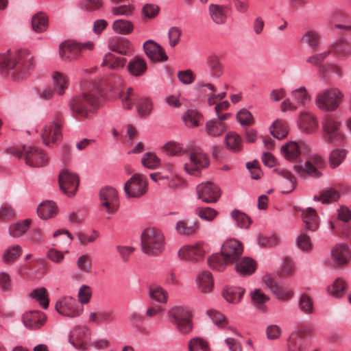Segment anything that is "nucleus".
Returning a JSON list of instances; mask_svg holds the SVG:
<instances>
[{
  "mask_svg": "<svg viewBox=\"0 0 351 351\" xmlns=\"http://www.w3.org/2000/svg\"><path fill=\"white\" fill-rule=\"evenodd\" d=\"M101 89L93 82H86L82 85V93L73 97L69 102L72 116L80 121L90 119L100 104Z\"/></svg>",
  "mask_w": 351,
  "mask_h": 351,
  "instance_id": "1",
  "label": "nucleus"
},
{
  "mask_svg": "<svg viewBox=\"0 0 351 351\" xmlns=\"http://www.w3.org/2000/svg\"><path fill=\"white\" fill-rule=\"evenodd\" d=\"M34 58L27 49L0 55V69L14 80L26 78L34 69Z\"/></svg>",
  "mask_w": 351,
  "mask_h": 351,
  "instance_id": "2",
  "label": "nucleus"
},
{
  "mask_svg": "<svg viewBox=\"0 0 351 351\" xmlns=\"http://www.w3.org/2000/svg\"><path fill=\"white\" fill-rule=\"evenodd\" d=\"M243 246L235 239L226 241L221 247V254H215L208 258L210 267L217 271H223L226 266L239 259L243 254Z\"/></svg>",
  "mask_w": 351,
  "mask_h": 351,
  "instance_id": "3",
  "label": "nucleus"
},
{
  "mask_svg": "<svg viewBox=\"0 0 351 351\" xmlns=\"http://www.w3.org/2000/svg\"><path fill=\"white\" fill-rule=\"evenodd\" d=\"M141 249L149 256H158L165 249V236L158 229L149 228L141 234Z\"/></svg>",
  "mask_w": 351,
  "mask_h": 351,
  "instance_id": "4",
  "label": "nucleus"
},
{
  "mask_svg": "<svg viewBox=\"0 0 351 351\" xmlns=\"http://www.w3.org/2000/svg\"><path fill=\"white\" fill-rule=\"evenodd\" d=\"M8 153L19 159H24L26 165L32 167L45 166L48 162L44 151L36 146L14 147L8 149Z\"/></svg>",
  "mask_w": 351,
  "mask_h": 351,
  "instance_id": "5",
  "label": "nucleus"
},
{
  "mask_svg": "<svg viewBox=\"0 0 351 351\" xmlns=\"http://www.w3.org/2000/svg\"><path fill=\"white\" fill-rule=\"evenodd\" d=\"M343 93L336 87H330L319 91L315 99V105L320 110L332 112L342 104Z\"/></svg>",
  "mask_w": 351,
  "mask_h": 351,
  "instance_id": "6",
  "label": "nucleus"
},
{
  "mask_svg": "<svg viewBox=\"0 0 351 351\" xmlns=\"http://www.w3.org/2000/svg\"><path fill=\"white\" fill-rule=\"evenodd\" d=\"M341 123L332 114L327 115L322 121L324 132V139L330 144L335 146L343 145L346 143L345 134L341 130Z\"/></svg>",
  "mask_w": 351,
  "mask_h": 351,
  "instance_id": "7",
  "label": "nucleus"
},
{
  "mask_svg": "<svg viewBox=\"0 0 351 351\" xmlns=\"http://www.w3.org/2000/svg\"><path fill=\"white\" fill-rule=\"evenodd\" d=\"M173 324L178 330L182 334L189 333L193 328L191 320V312L190 309L184 306H175L169 312Z\"/></svg>",
  "mask_w": 351,
  "mask_h": 351,
  "instance_id": "8",
  "label": "nucleus"
},
{
  "mask_svg": "<svg viewBox=\"0 0 351 351\" xmlns=\"http://www.w3.org/2000/svg\"><path fill=\"white\" fill-rule=\"evenodd\" d=\"M209 165L207 155L199 147L193 148L189 152V161L184 163V170L189 175L199 176L202 169Z\"/></svg>",
  "mask_w": 351,
  "mask_h": 351,
  "instance_id": "9",
  "label": "nucleus"
},
{
  "mask_svg": "<svg viewBox=\"0 0 351 351\" xmlns=\"http://www.w3.org/2000/svg\"><path fill=\"white\" fill-rule=\"evenodd\" d=\"M324 159L318 155H313L308 158L304 166L302 165H296L294 166V170L298 175L302 178L310 176L317 178L322 176L320 169L324 167Z\"/></svg>",
  "mask_w": 351,
  "mask_h": 351,
  "instance_id": "10",
  "label": "nucleus"
},
{
  "mask_svg": "<svg viewBox=\"0 0 351 351\" xmlns=\"http://www.w3.org/2000/svg\"><path fill=\"white\" fill-rule=\"evenodd\" d=\"M99 196V206L102 210L110 215L117 212L119 201L116 189L109 186L104 187L100 190Z\"/></svg>",
  "mask_w": 351,
  "mask_h": 351,
  "instance_id": "11",
  "label": "nucleus"
},
{
  "mask_svg": "<svg viewBox=\"0 0 351 351\" xmlns=\"http://www.w3.org/2000/svg\"><path fill=\"white\" fill-rule=\"evenodd\" d=\"M147 190L145 177L140 173H136L125 184L124 191L129 197L138 198L145 195Z\"/></svg>",
  "mask_w": 351,
  "mask_h": 351,
  "instance_id": "12",
  "label": "nucleus"
},
{
  "mask_svg": "<svg viewBox=\"0 0 351 351\" xmlns=\"http://www.w3.org/2000/svg\"><path fill=\"white\" fill-rule=\"evenodd\" d=\"M63 119L62 112H57L54 117V122L45 125L41 131L43 143L49 146L51 143L58 141L61 136V122Z\"/></svg>",
  "mask_w": 351,
  "mask_h": 351,
  "instance_id": "13",
  "label": "nucleus"
},
{
  "mask_svg": "<svg viewBox=\"0 0 351 351\" xmlns=\"http://www.w3.org/2000/svg\"><path fill=\"white\" fill-rule=\"evenodd\" d=\"M206 252V245L197 243L192 245L182 246L178 252V256L182 261L196 263L204 258Z\"/></svg>",
  "mask_w": 351,
  "mask_h": 351,
  "instance_id": "14",
  "label": "nucleus"
},
{
  "mask_svg": "<svg viewBox=\"0 0 351 351\" xmlns=\"http://www.w3.org/2000/svg\"><path fill=\"white\" fill-rule=\"evenodd\" d=\"M93 44L87 43L80 44L73 41L63 43L60 46V56L64 60L71 61L76 59L80 55L82 50L92 49Z\"/></svg>",
  "mask_w": 351,
  "mask_h": 351,
  "instance_id": "15",
  "label": "nucleus"
},
{
  "mask_svg": "<svg viewBox=\"0 0 351 351\" xmlns=\"http://www.w3.org/2000/svg\"><path fill=\"white\" fill-rule=\"evenodd\" d=\"M309 147L304 142L289 141L281 147L284 157L289 161L300 162L302 155L308 153Z\"/></svg>",
  "mask_w": 351,
  "mask_h": 351,
  "instance_id": "16",
  "label": "nucleus"
},
{
  "mask_svg": "<svg viewBox=\"0 0 351 351\" xmlns=\"http://www.w3.org/2000/svg\"><path fill=\"white\" fill-rule=\"evenodd\" d=\"M56 310L61 315L69 317L80 316L83 312L75 298L65 296L58 300L56 303Z\"/></svg>",
  "mask_w": 351,
  "mask_h": 351,
  "instance_id": "17",
  "label": "nucleus"
},
{
  "mask_svg": "<svg viewBox=\"0 0 351 351\" xmlns=\"http://www.w3.org/2000/svg\"><path fill=\"white\" fill-rule=\"evenodd\" d=\"M78 176L68 169H63L59 175V184L61 190L68 196H73L79 186Z\"/></svg>",
  "mask_w": 351,
  "mask_h": 351,
  "instance_id": "18",
  "label": "nucleus"
},
{
  "mask_svg": "<svg viewBox=\"0 0 351 351\" xmlns=\"http://www.w3.org/2000/svg\"><path fill=\"white\" fill-rule=\"evenodd\" d=\"M196 191L198 198L206 203H215L221 196L219 188L211 182H203L199 184Z\"/></svg>",
  "mask_w": 351,
  "mask_h": 351,
  "instance_id": "19",
  "label": "nucleus"
},
{
  "mask_svg": "<svg viewBox=\"0 0 351 351\" xmlns=\"http://www.w3.org/2000/svg\"><path fill=\"white\" fill-rule=\"evenodd\" d=\"M263 280L267 287L270 289L278 300L287 301L293 298L294 295L293 290L279 285L272 276L266 274L263 277Z\"/></svg>",
  "mask_w": 351,
  "mask_h": 351,
  "instance_id": "20",
  "label": "nucleus"
},
{
  "mask_svg": "<svg viewBox=\"0 0 351 351\" xmlns=\"http://www.w3.org/2000/svg\"><path fill=\"white\" fill-rule=\"evenodd\" d=\"M89 335L90 330L87 327L76 326L71 331L69 341L75 348L86 351Z\"/></svg>",
  "mask_w": 351,
  "mask_h": 351,
  "instance_id": "21",
  "label": "nucleus"
},
{
  "mask_svg": "<svg viewBox=\"0 0 351 351\" xmlns=\"http://www.w3.org/2000/svg\"><path fill=\"white\" fill-rule=\"evenodd\" d=\"M351 258V251L348 245L339 244L331 250V264L339 267L347 265Z\"/></svg>",
  "mask_w": 351,
  "mask_h": 351,
  "instance_id": "22",
  "label": "nucleus"
},
{
  "mask_svg": "<svg viewBox=\"0 0 351 351\" xmlns=\"http://www.w3.org/2000/svg\"><path fill=\"white\" fill-rule=\"evenodd\" d=\"M46 316L38 311H32L23 315L22 321L25 327L36 330L42 327L46 322Z\"/></svg>",
  "mask_w": 351,
  "mask_h": 351,
  "instance_id": "23",
  "label": "nucleus"
},
{
  "mask_svg": "<svg viewBox=\"0 0 351 351\" xmlns=\"http://www.w3.org/2000/svg\"><path fill=\"white\" fill-rule=\"evenodd\" d=\"M230 8L226 5L212 3L208 6L209 16L217 25L225 24L227 21Z\"/></svg>",
  "mask_w": 351,
  "mask_h": 351,
  "instance_id": "24",
  "label": "nucleus"
},
{
  "mask_svg": "<svg viewBox=\"0 0 351 351\" xmlns=\"http://www.w3.org/2000/svg\"><path fill=\"white\" fill-rule=\"evenodd\" d=\"M143 48L146 55L153 62H163L167 60V56L162 46L152 40H147Z\"/></svg>",
  "mask_w": 351,
  "mask_h": 351,
  "instance_id": "25",
  "label": "nucleus"
},
{
  "mask_svg": "<svg viewBox=\"0 0 351 351\" xmlns=\"http://www.w3.org/2000/svg\"><path fill=\"white\" fill-rule=\"evenodd\" d=\"M298 125L303 132L307 134L314 133L318 129V123L315 117L308 112L300 113Z\"/></svg>",
  "mask_w": 351,
  "mask_h": 351,
  "instance_id": "26",
  "label": "nucleus"
},
{
  "mask_svg": "<svg viewBox=\"0 0 351 351\" xmlns=\"http://www.w3.org/2000/svg\"><path fill=\"white\" fill-rule=\"evenodd\" d=\"M199 223L195 220L184 219L179 220L175 226L176 232L182 236H191L199 230Z\"/></svg>",
  "mask_w": 351,
  "mask_h": 351,
  "instance_id": "27",
  "label": "nucleus"
},
{
  "mask_svg": "<svg viewBox=\"0 0 351 351\" xmlns=\"http://www.w3.org/2000/svg\"><path fill=\"white\" fill-rule=\"evenodd\" d=\"M302 218L305 224L306 230L316 231L319 226V217L316 210L313 208L302 210Z\"/></svg>",
  "mask_w": 351,
  "mask_h": 351,
  "instance_id": "28",
  "label": "nucleus"
},
{
  "mask_svg": "<svg viewBox=\"0 0 351 351\" xmlns=\"http://www.w3.org/2000/svg\"><path fill=\"white\" fill-rule=\"evenodd\" d=\"M236 270L241 276H249L252 274L256 269V262L249 258L243 257L237 261Z\"/></svg>",
  "mask_w": 351,
  "mask_h": 351,
  "instance_id": "29",
  "label": "nucleus"
},
{
  "mask_svg": "<svg viewBox=\"0 0 351 351\" xmlns=\"http://www.w3.org/2000/svg\"><path fill=\"white\" fill-rule=\"evenodd\" d=\"M197 285L199 290L204 293L212 291L214 282L212 274L209 271H203L197 277Z\"/></svg>",
  "mask_w": 351,
  "mask_h": 351,
  "instance_id": "30",
  "label": "nucleus"
},
{
  "mask_svg": "<svg viewBox=\"0 0 351 351\" xmlns=\"http://www.w3.org/2000/svg\"><path fill=\"white\" fill-rule=\"evenodd\" d=\"M108 46L112 51L122 55H126L130 49V43L125 38L114 36L110 39Z\"/></svg>",
  "mask_w": 351,
  "mask_h": 351,
  "instance_id": "31",
  "label": "nucleus"
},
{
  "mask_svg": "<svg viewBox=\"0 0 351 351\" xmlns=\"http://www.w3.org/2000/svg\"><path fill=\"white\" fill-rule=\"evenodd\" d=\"M340 192L335 188H327L320 192L319 195L314 196L315 201H320L322 204H332L340 198Z\"/></svg>",
  "mask_w": 351,
  "mask_h": 351,
  "instance_id": "32",
  "label": "nucleus"
},
{
  "mask_svg": "<svg viewBox=\"0 0 351 351\" xmlns=\"http://www.w3.org/2000/svg\"><path fill=\"white\" fill-rule=\"evenodd\" d=\"M114 320L113 312L110 311H100L92 312L88 316V322L97 325L109 324Z\"/></svg>",
  "mask_w": 351,
  "mask_h": 351,
  "instance_id": "33",
  "label": "nucleus"
},
{
  "mask_svg": "<svg viewBox=\"0 0 351 351\" xmlns=\"http://www.w3.org/2000/svg\"><path fill=\"white\" fill-rule=\"evenodd\" d=\"M52 77L54 90L58 95H63L69 85L68 77L63 73L55 71L53 73Z\"/></svg>",
  "mask_w": 351,
  "mask_h": 351,
  "instance_id": "34",
  "label": "nucleus"
},
{
  "mask_svg": "<svg viewBox=\"0 0 351 351\" xmlns=\"http://www.w3.org/2000/svg\"><path fill=\"white\" fill-rule=\"evenodd\" d=\"M149 296L159 304H166L168 300V292L160 285L153 284L149 287Z\"/></svg>",
  "mask_w": 351,
  "mask_h": 351,
  "instance_id": "35",
  "label": "nucleus"
},
{
  "mask_svg": "<svg viewBox=\"0 0 351 351\" xmlns=\"http://www.w3.org/2000/svg\"><path fill=\"white\" fill-rule=\"evenodd\" d=\"M220 57L216 54H211L207 58V65L213 77L219 78L223 73V67L221 63Z\"/></svg>",
  "mask_w": 351,
  "mask_h": 351,
  "instance_id": "36",
  "label": "nucleus"
},
{
  "mask_svg": "<svg viewBox=\"0 0 351 351\" xmlns=\"http://www.w3.org/2000/svg\"><path fill=\"white\" fill-rule=\"evenodd\" d=\"M58 211L56 204L51 201H45L41 203L38 208L37 213L38 216L44 219L53 217L56 215Z\"/></svg>",
  "mask_w": 351,
  "mask_h": 351,
  "instance_id": "37",
  "label": "nucleus"
},
{
  "mask_svg": "<svg viewBox=\"0 0 351 351\" xmlns=\"http://www.w3.org/2000/svg\"><path fill=\"white\" fill-rule=\"evenodd\" d=\"M288 351H304V339L300 332L292 333L287 341Z\"/></svg>",
  "mask_w": 351,
  "mask_h": 351,
  "instance_id": "38",
  "label": "nucleus"
},
{
  "mask_svg": "<svg viewBox=\"0 0 351 351\" xmlns=\"http://www.w3.org/2000/svg\"><path fill=\"white\" fill-rule=\"evenodd\" d=\"M225 143L228 149L235 153L241 152L243 148L241 137L234 132L227 133Z\"/></svg>",
  "mask_w": 351,
  "mask_h": 351,
  "instance_id": "39",
  "label": "nucleus"
},
{
  "mask_svg": "<svg viewBox=\"0 0 351 351\" xmlns=\"http://www.w3.org/2000/svg\"><path fill=\"white\" fill-rule=\"evenodd\" d=\"M348 19V14L341 10H335L330 16V23L335 28L351 30V26H346L339 23L346 22Z\"/></svg>",
  "mask_w": 351,
  "mask_h": 351,
  "instance_id": "40",
  "label": "nucleus"
},
{
  "mask_svg": "<svg viewBox=\"0 0 351 351\" xmlns=\"http://www.w3.org/2000/svg\"><path fill=\"white\" fill-rule=\"evenodd\" d=\"M226 129V124L217 119L210 120L206 123V132L210 136H219L224 132Z\"/></svg>",
  "mask_w": 351,
  "mask_h": 351,
  "instance_id": "41",
  "label": "nucleus"
},
{
  "mask_svg": "<svg viewBox=\"0 0 351 351\" xmlns=\"http://www.w3.org/2000/svg\"><path fill=\"white\" fill-rule=\"evenodd\" d=\"M245 290L239 287H228L223 291L224 298L231 303L239 302L244 294Z\"/></svg>",
  "mask_w": 351,
  "mask_h": 351,
  "instance_id": "42",
  "label": "nucleus"
},
{
  "mask_svg": "<svg viewBox=\"0 0 351 351\" xmlns=\"http://www.w3.org/2000/svg\"><path fill=\"white\" fill-rule=\"evenodd\" d=\"M128 69L132 75L141 76L147 70V64L143 59L136 57L129 62Z\"/></svg>",
  "mask_w": 351,
  "mask_h": 351,
  "instance_id": "43",
  "label": "nucleus"
},
{
  "mask_svg": "<svg viewBox=\"0 0 351 351\" xmlns=\"http://www.w3.org/2000/svg\"><path fill=\"white\" fill-rule=\"evenodd\" d=\"M125 63V58L108 53L104 56L102 65L108 66L111 69H119L123 68Z\"/></svg>",
  "mask_w": 351,
  "mask_h": 351,
  "instance_id": "44",
  "label": "nucleus"
},
{
  "mask_svg": "<svg viewBox=\"0 0 351 351\" xmlns=\"http://www.w3.org/2000/svg\"><path fill=\"white\" fill-rule=\"evenodd\" d=\"M31 223L29 219L12 224L9 227V234L11 237L18 238L23 235L27 230Z\"/></svg>",
  "mask_w": 351,
  "mask_h": 351,
  "instance_id": "45",
  "label": "nucleus"
},
{
  "mask_svg": "<svg viewBox=\"0 0 351 351\" xmlns=\"http://www.w3.org/2000/svg\"><path fill=\"white\" fill-rule=\"evenodd\" d=\"M119 98L123 108L130 110L132 109L134 105L136 95L134 89L131 87H128L119 93Z\"/></svg>",
  "mask_w": 351,
  "mask_h": 351,
  "instance_id": "46",
  "label": "nucleus"
},
{
  "mask_svg": "<svg viewBox=\"0 0 351 351\" xmlns=\"http://www.w3.org/2000/svg\"><path fill=\"white\" fill-rule=\"evenodd\" d=\"M297 247L304 252L308 253L312 251L313 245L311 237L306 233V230H302L296 238Z\"/></svg>",
  "mask_w": 351,
  "mask_h": 351,
  "instance_id": "47",
  "label": "nucleus"
},
{
  "mask_svg": "<svg viewBox=\"0 0 351 351\" xmlns=\"http://www.w3.org/2000/svg\"><path fill=\"white\" fill-rule=\"evenodd\" d=\"M33 29L38 33L45 31L48 27V18L43 12L34 15L32 20Z\"/></svg>",
  "mask_w": 351,
  "mask_h": 351,
  "instance_id": "48",
  "label": "nucleus"
},
{
  "mask_svg": "<svg viewBox=\"0 0 351 351\" xmlns=\"http://www.w3.org/2000/svg\"><path fill=\"white\" fill-rule=\"evenodd\" d=\"M208 315L212 319L213 323L219 328H227L232 331H234V328L230 326H228V319L224 315L216 310H209L208 311Z\"/></svg>",
  "mask_w": 351,
  "mask_h": 351,
  "instance_id": "49",
  "label": "nucleus"
},
{
  "mask_svg": "<svg viewBox=\"0 0 351 351\" xmlns=\"http://www.w3.org/2000/svg\"><path fill=\"white\" fill-rule=\"evenodd\" d=\"M270 132L278 139L285 137L288 133L287 124L284 120L275 121L270 128Z\"/></svg>",
  "mask_w": 351,
  "mask_h": 351,
  "instance_id": "50",
  "label": "nucleus"
},
{
  "mask_svg": "<svg viewBox=\"0 0 351 351\" xmlns=\"http://www.w3.org/2000/svg\"><path fill=\"white\" fill-rule=\"evenodd\" d=\"M330 51L339 58H346L350 55L351 49L348 43L340 41L331 46Z\"/></svg>",
  "mask_w": 351,
  "mask_h": 351,
  "instance_id": "51",
  "label": "nucleus"
},
{
  "mask_svg": "<svg viewBox=\"0 0 351 351\" xmlns=\"http://www.w3.org/2000/svg\"><path fill=\"white\" fill-rule=\"evenodd\" d=\"M300 310L306 315H311L314 311V304L311 297L307 293H302L298 301Z\"/></svg>",
  "mask_w": 351,
  "mask_h": 351,
  "instance_id": "52",
  "label": "nucleus"
},
{
  "mask_svg": "<svg viewBox=\"0 0 351 351\" xmlns=\"http://www.w3.org/2000/svg\"><path fill=\"white\" fill-rule=\"evenodd\" d=\"M136 107L139 116L147 117L152 112L153 104L149 98L141 97L138 99Z\"/></svg>",
  "mask_w": 351,
  "mask_h": 351,
  "instance_id": "53",
  "label": "nucleus"
},
{
  "mask_svg": "<svg viewBox=\"0 0 351 351\" xmlns=\"http://www.w3.org/2000/svg\"><path fill=\"white\" fill-rule=\"evenodd\" d=\"M112 28L118 34H128L132 32L133 25L128 21L119 19L113 22Z\"/></svg>",
  "mask_w": 351,
  "mask_h": 351,
  "instance_id": "54",
  "label": "nucleus"
},
{
  "mask_svg": "<svg viewBox=\"0 0 351 351\" xmlns=\"http://www.w3.org/2000/svg\"><path fill=\"white\" fill-rule=\"evenodd\" d=\"M183 120L186 126L197 127L199 125V123L202 121V115L195 110H188L183 116Z\"/></svg>",
  "mask_w": 351,
  "mask_h": 351,
  "instance_id": "55",
  "label": "nucleus"
},
{
  "mask_svg": "<svg viewBox=\"0 0 351 351\" xmlns=\"http://www.w3.org/2000/svg\"><path fill=\"white\" fill-rule=\"evenodd\" d=\"M346 289V282L341 278H337L328 287L327 290L330 295L335 298H340Z\"/></svg>",
  "mask_w": 351,
  "mask_h": 351,
  "instance_id": "56",
  "label": "nucleus"
},
{
  "mask_svg": "<svg viewBox=\"0 0 351 351\" xmlns=\"http://www.w3.org/2000/svg\"><path fill=\"white\" fill-rule=\"evenodd\" d=\"M320 35L314 30L307 31L303 36L302 41L308 45L312 49H317L319 46Z\"/></svg>",
  "mask_w": 351,
  "mask_h": 351,
  "instance_id": "57",
  "label": "nucleus"
},
{
  "mask_svg": "<svg viewBox=\"0 0 351 351\" xmlns=\"http://www.w3.org/2000/svg\"><path fill=\"white\" fill-rule=\"evenodd\" d=\"M21 253L22 249L19 245L11 246L4 252L3 261L6 263H12L18 258L21 255Z\"/></svg>",
  "mask_w": 351,
  "mask_h": 351,
  "instance_id": "58",
  "label": "nucleus"
},
{
  "mask_svg": "<svg viewBox=\"0 0 351 351\" xmlns=\"http://www.w3.org/2000/svg\"><path fill=\"white\" fill-rule=\"evenodd\" d=\"M280 238L276 234L270 236L259 235L257 239L258 244L263 247H272L280 243Z\"/></svg>",
  "mask_w": 351,
  "mask_h": 351,
  "instance_id": "59",
  "label": "nucleus"
},
{
  "mask_svg": "<svg viewBox=\"0 0 351 351\" xmlns=\"http://www.w3.org/2000/svg\"><path fill=\"white\" fill-rule=\"evenodd\" d=\"M346 151L342 149H335L330 154L329 163L332 168L338 167L344 160Z\"/></svg>",
  "mask_w": 351,
  "mask_h": 351,
  "instance_id": "60",
  "label": "nucleus"
},
{
  "mask_svg": "<svg viewBox=\"0 0 351 351\" xmlns=\"http://www.w3.org/2000/svg\"><path fill=\"white\" fill-rule=\"evenodd\" d=\"M189 351H210L207 341L200 337L191 339L188 343Z\"/></svg>",
  "mask_w": 351,
  "mask_h": 351,
  "instance_id": "61",
  "label": "nucleus"
},
{
  "mask_svg": "<svg viewBox=\"0 0 351 351\" xmlns=\"http://www.w3.org/2000/svg\"><path fill=\"white\" fill-rule=\"evenodd\" d=\"M163 151L169 156H179L185 153L182 145L178 143L170 141L162 147Z\"/></svg>",
  "mask_w": 351,
  "mask_h": 351,
  "instance_id": "62",
  "label": "nucleus"
},
{
  "mask_svg": "<svg viewBox=\"0 0 351 351\" xmlns=\"http://www.w3.org/2000/svg\"><path fill=\"white\" fill-rule=\"evenodd\" d=\"M196 215L201 219L212 221L217 215V212L210 207H199L195 210Z\"/></svg>",
  "mask_w": 351,
  "mask_h": 351,
  "instance_id": "63",
  "label": "nucleus"
},
{
  "mask_svg": "<svg viewBox=\"0 0 351 351\" xmlns=\"http://www.w3.org/2000/svg\"><path fill=\"white\" fill-rule=\"evenodd\" d=\"M231 216L241 228H248L251 223V220L245 213L234 210L231 213Z\"/></svg>",
  "mask_w": 351,
  "mask_h": 351,
  "instance_id": "64",
  "label": "nucleus"
}]
</instances>
